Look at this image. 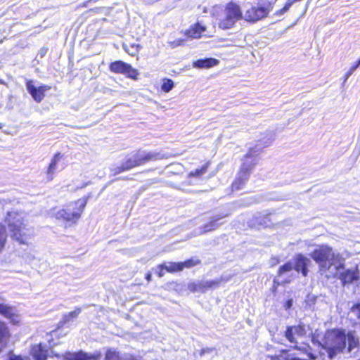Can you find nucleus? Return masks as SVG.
Segmentation results:
<instances>
[{
    "instance_id": "f257e3e1",
    "label": "nucleus",
    "mask_w": 360,
    "mask_h": 360,
    "mask_svg": "<svg viewBox=\"0 0 360 360\" xmlns=\"http://www.w3.org/2000/svg\"><path fill=\"white\" fill-rule=\"evenodd\" d=\"M166 156L155 150H138L135 153L127 156L120 166H117L111 169L113 175H117L122 172L130 170L131 169L143 165L151 161H156L165 158Z\"/></svg>"
},
{
    "instance_id": "f03ea898",
    "label": "nucleus",
    "mask_w": 360,
    "mask_h": 360,
    "mask_svg": "<svg viewBox=\"0 0 360 360\" xmlns=\"http://www.w3.org/2000/svg\"><path fill=\"white\" fill-rule=\"evenodd\" d=\"M5 221L8 224L11 237L20 243L26 244L27 240L34 236L32 228L23 222L21 213L14 211L8 212Z\"/></svg>"
},
{
    "instance_id": "7ed1b4c3",
    "label": "nucleus",
    "mask_w": 360,
    "mask_h": 360,
    "mask_svg": "<svg viewBox=\"0 0 360 360\" xmlns=\"http://www.w3.org/2000/svg\"><path fill=\"white\" fill-rule=\"evenodd\" d=\"M347 335L344 330H336L326 335L324 342L321 346L324 349L328 357L332 359L338 353L342 352L346 349Z\"/></svg>"
},
{
    "instance_id": "20e7f679",
    "label": "nucleus",
    "mask_w": 360,
    "mask_h": 360,
    "mask_svg": "<svg viewBox=\"0 0 360 360\" xmlns=\"http://www.w3.org/2000/svg\"><path fill=\"white\" fill-rule=\"evenodd\" d=\"M86 202L87 198L85 200H79L74 203L70 204L65 209H63L56 212V219L75 223L76 221L79 219L86 207Z\"/></svg>"
},
{
    "instance_id": "39448f33",
    "label": "nucleus",
    "mask_w": 360,
    "mask_h": 360,
    "mask_svg": "<svg viewBox=\"0 0 360 360\" xmlns=\"http://www.w3.org/2000/svg\"><path fill=\"white\" fill-rule=\"evenodd\" d=\"M242 18L239 6L233 1H229L224 10V16L220 19L219 27L223 30L230 29Z\"/></svg>"
},
{
    "instance_id": "423d86ee",
    "label": "nucleus",
    "mask_w": 360,
    "mask_h": 360,
    "mask_svg": "<svg viewBox=\"0 0 360 360\" xmlns=\"http://www.w3.org/2000/svg\"><path fill=\"white\" fill-rule=\"evenodd\" d=\"M335 273L334 277L338 278L343 286L350 285L359 279V270L357 267L346 269L345 263L340 262L335 267Z\"/></svg>"
},
{
    "instance_id": "0eeeda50",
    "label": "nucleus",
    "mask_w": 360,
    "mask_h": 360,
    "mask_svg": "<svg viewBox=\"0 0 360 360\" xmlns=\"http://www.w3.org/2000/svg\"><path fill=\"white\" fill-rule=\"evenodd\" d=\"M309 256L316 263L326 261H333L335 259V254L333 249L326 245H318L310 254Z\"/></svg>"
},
{
    "instance_id": "6e6552de",
    "label": "nucleus",
    "mask_w": 360,
    "mask_h": 360,
    "mask_svg": "<svg viewBox=\"0 0 360 360\" xmlns=\"http://www.w3.org/2000/svg\"><path fill=\"white\" fill-rule=\"evenodd\" d=\"M271 4L267 6H255L248 9L244 15V19L248 22H255L267 16L270 11Z\"/></svg>"
},
{
    "instance_id": "1a4fd4ad",
    "label": "nucleus",
    "mask_w": 360,
    "mask_h": 360,
    "mask_svg": "<svg viewBox=\"0 0 360 360\" xmlns=\"http://www.w3.org/2000/svg\"><path fill=\"white\" fill-rule=\"evenodd\" d=\"M262 148V147L260 144H257L254 148H250L249 151L244 157L243 162L241 167L247 163L249 167L247 172L249 173V174H250V172L253 167L258 163V155L261 151Z\"/></svg>"
},
{
    "instance_id": "9d476101",
    "label": "nucleus",
    "mask_w": 360,
    "mask_h": 360,
    "mask_svg": "<svg viewBox=\"0 0 360 360\" xmlns=\"http://www.w3.org/2000/svg\"><path fill=\"white\" fill-rule=\"evenodd\" d=\"M26 88L32 98L37 102L40 103L44 98V92L50 89L49 86L41 85L35 86L32 80H27L26 82Z\"/></svg>"
},
{
    "instance_id": "9b49d317",
    "label": "nucleus",
    "mask_w": 360,
    "mask_h": 360,
    "mask_svg": "<svg viewBox=\"0 0 360 360\" xmlns=\"http://www.w3.org/2000/svg\"><path fill=\"white\" fill-rule=\"evenodd\" d=\"M294 269L301 273L303 276H307L308 274V266L311 264V260L303 255L302 254H297L294 257V262H292Z\"/></svg>"
},
{
    "instance_id": "f8f14e48",
    "label": "nucleus",
    "mask_w": 360,
    "mask_h": 360,
    "mask_svg": "<svg viewBox=\"0 0 360 360\" xmlns=\"http://www.w3.org/2000/svg\"><path fill=\"white\" fill-rule=\"evenodd\" d=\"M248 165L245 163L243 167H241L240 170L238 173V175L235 179V181L232 184V189L235 191L240 190L246 181L248 180L250 175L247 172L248 169Z\"/></svg>"
},
{
    "instance_id": "ddd939ff",
    "label": "nucleus",
    "mask_w": 360,
    "mask_h": 360,
    "mask_svg": "<svg viewBox=\"0 0 360 360\" xmlns=\"http://www.w3.org/2000/svg\"><path fill=\"white\" fill-rule=\"evenodd\" d=\"M222 278H216L214 280H200L196 281L197 292L204 293L210 289H214L219 287Z\"/></svg>"
},
{
    "instance_id": "4468645a",
    "label": "nucleus",
    "mask_w": 360,
    "mask_h": 360,
    "mask_svg": "<svg viewBox=\"0 0 360 360\" xmlns=\"http://www.w3.org/2000/svg\"><path fill=\"white\" fill-rule=\"evenodd\" d=\"M63 156L64 155L62 153H57L51 159V161L46 171V179L48 181L53 180L54 174L58 170V163L60 160L63 158Z\"/></svg>"
},
{
    "instance_id": "2eb2a0df",
    "label": "nucleus",
    "mask_w": 360,
    "mask_h": 360,
    "mask_svg": "<svg viewBox=\"0 0 360 360\" xmlns=\"http://www.w3.org/2000/svg\"><path fill=\"white\" fill-rule=\"evenodd\" d=\"M64 359L65 360H97L98 356L89 354L88 353L84 352L82 350H80L77 352H65V354H64Z\"/></svg>"
},
{
    "instance_id": "dca6fc26",
    "label": "nucleus",
    "mask_w": 360,
    "mask_h": 360,
    "mask_svg": "<svg viewBox=\"0 0 360 360\" xmlns=\"http://www.w3.org/2000/svg\"><path fill=\"white\" fill-rule=\"evenodd\" d=\"M31 354L34 360H46L48 356L47 346L41 343L34 345L32 347Z\"/></svg>"
},
{
    "instance_id": "f3484780",
    "label": "nucleus",
    "mask_w": 360,
    "mask_h": 360,
    "mask_svg": "<svg viewBox=\"0 0 360 360\" xmlns=\"http://www.w3.org/2000/svg\"><path fill=\"white\" fill-rule=\"evenodd\" d=\"M219 61L214 58H206L193 61V66L195 68H210L217 65Z\"/></svg>"
},
{
    "instance_id": "a211bd4d",
    "label": "nucleus",
    "mask_w": 360,
    "mask_h": 360,
    "mask_svg": "<svg viewBox=\"0 0 360 360\" xmlns=\"http://www.w3.org/2000/svg\"><path fill=\"white\" fill-rule=\"evenodd\" d=\"M198 354L199 360H208L213 359L217 354V350L215 347H205L195 352V355Z\"/></svg>"
},
{
    "instance_id": "6ab92c4d",
    "label": "nucleus",
    "mask_w": 360,
    "mask_h": 360,
    "mask_svg": "<svg viewBox=\"0 0 360 360\" xmlns=\"http://www.w3.org/2000/svg\"><path fill=\"white\" fill-rule=\"evenodd\" d=\"M226 215H217L213 217L210 221L206 224H205L202 227L203 231L201 232L202 233H205L212 230L217 229L222 223H219V221L224 218Z\"/></svg>"
},
{
    "instance_id": "aec40b11",
    "label": "nucleus",
    "mask_w": 360,
    "mask_h": 360,
    "mask_svg": "<svg viewBox=\"0 0 360 360\" xmlns=\"http://www.w3.org/2000/svg\"><path fill=\"white\" fill-rule=\"evenodd\" d=\"M128 68V63H124L122 60H117L110 64V70L112 72L117 74H124L126 72V69Z\"/></svg>"
},
{
    "instance_id": "412c9836",
    "label": "nucleus",
    "mask_w": 360,
    "mask_h": 360,
    "mask_svg": "<svg viewBox=\"0 0 360 360\" xmlns=\"http://www.w3.org/2000/svg\"><path fill=\"white\" fill-rule=\"evenodd\" d=\"M205 30V27L199 23H196L193 27L188 30L186 34L190 38L197 39L200 37L201 34Z\"/></svg>"
},
{
    "instance_id": "4be33fe9",
    "label": "nucleus",
    "mask_w": 360,
    "mask_h": 360,
    "mask_svg": "<svg viewBox=\"0 0 360 360\" xmlns=\"http://www.w3.org/2000/svg\"><path fill=\"white\" fill-rule=\"evenodd\" d=\"M347 341L348 342L347 352H351L354 348L359 346V339L354 333L349 332L348 333Z\"/></svg>"
},
{
    "instance_id": "5701e85b",
    "label": "nucleus",
    "mask_w": 360,
    "mask_h": 360,
    "mask_svg": "<svg viewBox=\"0 0 360 360\" xmlns=\"http://www.w3.org/2000/svg\"><path fill=\"white\" fill-rule=\"evenodd\" d=\"M295 335V333L294 332V328H292V326H287L286 330L285 331V337L290 343L294 344V346L292 347L294 349L301 350V348L299 347L297 345V342L296 340Z\"/></svg>"
},
{
    "instance_id": "b1692460",
    "label": "nucleus",
    "mask_w": 360,
    "mask_h": 360,
    "mask_svg": "<svg viewBox=\"0 0 360 360\" xmlns=\"http://www.w3.org/2000/svg\"><path fill=\"white\" fill-rule=\"evenodd\" d=\"M9 330L6 324L0 321V343L6 345L9 338Z\"/></svg>"
},
{
    "instance_id": "393cba45",
    "label": "nucleus",
    "mask_w": 360,
    "mask_h": 360,
    "mask_svg": "<svg viewBox=\"0 0 360 360\" xmlns=\"http://www.w3.org/2000/svg\"><path fill=\"white\" fill-rule=\"evenodd\" d=\"M123 49L130 56H135L141 48L139 44H122Z\"/></svg>"
},
{
    "instance_id": "a878e982",
    "label": "nucleus",
    "mask_w": 360,
    "mask_h": 360,
    "mask_svg": "<svg viewBox=\"0 0 360 360\" xmlns=\"http://www.w3.org/2000/svg\"><path fill=\"white\" fill-rule=\"evenodd\" d=\"M81 309L77 307L74 311L69 312L68 314H65L63 319L60 321L59 324L63 326L65 325L66 323L70 322V319H68V317H71V319L73 320L76 319L79 314L81 313Z\"/></svg>"
},
{
    "instance_id": "bb28decb",
    "label": "nucleus",
    "mask_w": 360,
    "mask_h": 360,
    "mask_svg": "<svg viewBox=\"0 0 360 360\" xmlns=\"http://www.w3.org/2000/svg\"><path fill=\"white\" fill-rule=\"evenodd\" d=\"M0 314L11 319L15 315V309L11 307L0 303Z\"/></svg>"
},
{
    "instance_id": "cd10ccee",
    "label": "nucleus",
    "mask_w": 360,
    "mask_h": 360,
    "mask_svg": "<svg viewBox=\"0 0 360 360\" xmlns=\"http://www.w3.org/2000/svg\"><path fill=\"white\" fill-rule=\"evenodd\" d=\"M165 270L168 272H176L184 269V265L181 262H170L168 264H165Z\"/></svg>"
},
{
    "instance_id": "c85d7f7f",
    "label": "nucleus",
    "mask_w": 360,
    "mask_h": 360,
    "mask_svg": "<svg viewBox=\"0 0 360 360\" xmlns=\"http://www.w3.org/2000/svg\"><path fill=\"white\" fill-rule=\"evenodd\" d=\"M105 360H122V358L117 351L108 349L105 354Z\"/></svg>"
},
{
    "instance_id": "c756f323",
    "label": "nucleus",
    "mask_w": 360,
    "mask_h": 360,
    "mask_svg": "<svg viewBox=\"0 0 360 360\" xmlns=\"http://www.w3.org/2000/svg\"><path fill=\"white\" fill-rule=\"evenodd\" d=\"M209 167V162L203 165L200 168L195 169L189 174V176L200 177L202 174H205Z\"/></svg>"
},
{
    "instance_id": "7c9ffc66",
    "label": "nucleus",
    "mask_w": 360,
    "mask_h": 360,
    "mask_svg": "<svg viewBox=\"0 0 360 360\" xmlns=\"http://www.w3.org/2000/svg\"><path fill=\"white\" fill-rule=\"evenodd\" d=\"M294 269L293 264L289 261L281 266L278 271V275L279 276L283 275L285 273L290 271Z\"/></svg>"
},
{
    "instance_id": "2f4dec72",
    "label": "nucleus",
    "mask_w": 360,
    "mask_h": 360,
    "mask_svg": "<svg viewBox=\"0 0 360 360\" xmlns=\"http://www.w3.org/2000/svg\"><path fill=\"white\" fill-rule=\"evenodd\" d=\"M319 264V271L321 274L328 271L333 265H334L333 261H326L323 262L317 263Z\"/></svg>"
},
{
    "instance_id": "473e14b6",
    "label": "nucleus",
    "mask_w": 360,
    "mask_h": 360,
    "mask_svg": "<svg viewBox=\"0 0 360 360\" xmlns=\"http://www.w3.org/2000/svg\"><path fill=\"white\" fill-rule=\"evenodd\" d=\"M174 82L171 79L165 78L163 79L161 88L164 92L167 93L169 92L174 88Z\"/></svg>"
},
{
    "instance_id": "72a5a7b5",
    "label": "nucleus",
    "mask_w": 360,
    "mask_h": 360,
    "mask_svg": "<svg viewBox=\"0 0 360 360\" xmlns=\"http://www.w3.org/2000/svg\"><path fill=\"white\" fill-rule=\"evenodd\" d=\"M124 75H127V77L137 79L139 72L137 70L133 68L131 65L128 64V68H127Z\"/></svg>"
},
{
    "instance_id": "f704fd0d",
    "label": "nucleus",
    "mask_w": 360,
    "mask_h": 360,
    "mask_svg": "<svg viewBox=\"0 0 360 360\" xmlns=\"http://www.w3.org/2000/svg\"><path fill=\"white\" fill-rule=\"evenodd\" d=\"M6 233L5 226L0 224V252L4 249L6 240Z\"/></svg>"
},
{
    "instance_id": "c9c22d12",
    "label": "nucleus",
    "mask_w": 360,
    "mask_h": 360,
    "mask_svg": "<svg viewBox=\"0 0 360 360\" xmlns=\"http://www.w3.org/2000/svg\"><path fill=\"white\" fill-rule=\"evenodd\" d=\"M292 328H294V332L295 335H297L299 337H303L307 333L305 326L304 324L300 323L297 326H292Z\"/></svg>"
},
{
    "instance_id": "e433bc0d",
    "label": "nucleus",
    "mask_w": 360,
    "mask_h": 360,
    "mask_svg": "<svg viewBox=\"0 0 360 360\" xmlns=\"http://www.w3.org/2000/svg\"><path fill=\"white\" fill-rule=\"evenodd\" d=\"M181 263H182V265H184V267L191 268V267L197 265L198 264H199L200 261L198 259H188V260L185 261L184 262H181Z\"/></svg>"
},
{
    "instance_id": "4c0bfd02",
    "label": "nucleus",
    "mask_w": 360,
    "mask_h": 360,
    "mask_svg": "<svg viewBox=\"0 0 360 360\" xmlns=\"http://www.w3.org/2000/svg\"><path fill=\"white\" fill-rule=\"evenodd\" d=\"M292 2L293 1H290V2L287 3L283 8H281L276 12V15H283L284 13H285L290 8V7L292 4Z\"/></svg>"
},
{
    "instance_id": "58836bf2",
    "label": "nucleus",
    "mask_w": 360,
    "mask_h": 360,
    "mask_svg": "<svg viewBox=\"0 0 360 360\" xmlns=\"http://www.w3.org/2000/svg\"><path fill=\"white\" fill-rule=\"evenodd\" d=\"M351 311L354 313L358 319H360V303L354 304L351 309Z\"/></svg>"
},
{
    "instance_id": "ea45409f",
    "label": "nucleus",
    "mask_w": 360,
    "mask_h": 360,
    "mask_svg": "<svg viewBox=\"0 0 360 360\" xmlns=\"http://www.w3.org/2000/svg\"><path fill=\"white\" fill-rule=\"evenodd\" d=\"M357 65H356L355 64H354L351 68L350 69L347 71V72L345 74V81L344 82H346L348 78L353 74V72L357 69Z\"/></svg>"
},
{
    "instance_id": "a19ab883",
    "label": "nucleus",
    "mask_w": 360,
    "mask_h": 360,
    "mask_svg": "<svg viewBox=\"0 0 360 360\" xmlns=\"http://www.w3.org/2000/svg\"><path fill=\"white\" fill-rule=\"evenodd\" d=\"M164 270H165V264H162L157 267L155 272L158 274L159 278H161L164 276Z\"/></svg>"
},
{
    "instance_id": "79ce46f5",
    "label": "nucleus",
    "mask_w": 360,
    "mask_h": 360,
    "mask_svg": "<svg viewBox=\"0 0 360 360\" xmlns=\"http://www.w3.org/2000/svg\"><path fill=\"white\" fill-rule=\"evenodd\" d=\"M187 288L191 292H197V284L196 281H191L189 282L187 285Z\"/></svg>"
},
{
    "instance_id": "37998d69",
    "label": "nucleus",
    "mask_w": 360,
    "mask_h": 360,
    "mask_svg": "<svg viewBox=\"0 0 360 360\" xmlns=\"http://www.w3.org/2000/svg\"><path fill=\"white\" fill-rule=\"evenodd\" d=\"M7 360H23L20 355H15L12 352H9Z\"/></svg>"
},
{
    "instance_id": "c03bdc74",
    "label": "nucleus",
    "mask_w": 360,
    "mask_h": 360,
    "mask_svg": "<svg viewBox=\"0 0 360 360\" xmlns=\"http://www.w3.org/2000/svg\"><path fill=\"white\" fill-rule=\"evenodd\" d=\"M47 51H48V49L46 47H41L39 50L37 57H39L40 58H44L46 56V54L47 53Z\"/></svg>"
},
{
    "instance_id": "a18cd8bd",
    "label": "nucleus",
    "mask_w": 360,
    "mask_h": 360,
    "mask_svg": "<svg viewBox=\"0 0 360 360\" xmlns=\"http://www.w3.org/2000/svg\"><path fill=\"white\" fill-rule=\"evenodd\" d=\"M270 222V214H266L264 217V222H259L261 224H264L265 226H267L269 225V223Z\"/></svg>"
},
{
    "instance_id": "49530a36",
    "label": "nucleus",
    "mask_w": 360,
    "mask_h": 360,
    "mask_svg": "<svg viewBox=\"0 0 360 360\" xmlns=\"http://www.w3.org/2000/svg\"><path fill=\"white\" fill-rule=\"evenodd\" d=\"M292 306V300H288L286 303H285V309H288L290 308H291V307Z\"/></svg>"
},
{
    "instance_id": "de8ad7c7",
    "label": "nucleus",
    "mask_w": 360,
    "mask_h": 360,
    "mask_svg": "<svg viewBox=\"0 0 360 360\" xmlns=\"http://www.w3.org/2000/svg\"><path fill=\"white\" fill-rule=\"evenodd\" d=\"M183 42L182 40H176L172 42V44L174 46H177L181 45V44Z\"/></svg>"
},
{
    "instance_id": "09e8293b",
    "label": "nucleus",
    "mask_w": 360,
    "mask_h": 360,
    "mask_svg": "<svg viewBox=\"0 0 360 360\" xmlns=\"http://www.w3.org/2000/svg\"><path fill=\"white\" fill-rule=\"evenodd\" d=\"M152 274L150 272H148L146 274V279L148 282H150L151 281Z\"/></svg>"
},
{
    "instance_id": "8fccbe9b",
    "label": "nucleus",
    "mask_w": 360,
    "mask_h": 360,
    "mask_svg": "<svg viewBox=\"0 0 360 360\" xmlns=\"http://www.w3.org/2000/svg\"><path fill=\"white\" fill-rule=\"evenodd\" d=\"M355 65H357V68L360 66V58L356 62Z\"/></svg>"
},
{
    "instance_id": "3c124183",
    "label": "nucleus",
    "mask_w": 360,
    "mask_h": 360,
    "mask_svg": "<svg viewBox=\"0 0 360 360\" xmlns=\"http://www.w3.org/2000/svg\"><path fill=\"white\" fill-rule=\"evenodd\" d=\"M274 284L277 283V285H279V283H277V281H276V279H274Z\"/></svg>"
},
{
    "instance_id": "603ef678",
    "label": "nucleus",
    "mask_w": 360,
    "mask_h": 360,
    "mask_svg": "<svg viewBox=\"0 0 360 360\" xmlns=\"http://www.w3.org/2000/svg\"><path fill=\"white\" fill-rule=\"evenodd\" d=\"M271 360H281L279 358H273Z\"/></svg>"
},
{
    "instance_id": "864d4df0",
    "label": "nucleus",
    "mask_w": 360,
    "mask_h": 360,
    "mask_svg": "<svg viewBox=\"0 0 360 360\" xmlns=\"http://www.w3.org/2000/svg\"><path fill=\"white\" fill-rule=\"evenodd\" d=\"M3 127V124L1 123H0V129H1Z\"/></svg>"
},
{
    "instance_id": "5fc2aeb1",
    "label": "nucleus",
    "mask_w": 360,
    "mask_h": 360,
    "mask_svg": "<svg viewBox=\"0 0 360 360\" xmlns=\"http://www.w3.org/2000/svg\"><path fill=\"white\" fill-rule=\"evenodd\" d=\"M68 319H70V321H73V320L71 319V317H68Z\"/></svg>"
}]
</instances>
